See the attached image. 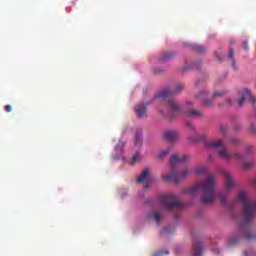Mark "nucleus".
<instances>
[{
    "mask_svg": "<svg viewBox=\"0 0 256 256\" xmlns=\"http://www.w3.org/2000/svg\"><path fill=\"white\" fill-rule=\"evenodd\" d=\"M253 184L256 186V178L253 179Z\"/></svg>",
    "mask_w": 256,
    "mask_h": 256,
    "instance_id": "obj_42",
    "label": "nucleus"
},
{
    "mask_svg": "<svg viewBox=\"0 0 256 256\" xmlns=\"http://www.w3.org/2000/svg\"><path fill=\"white\" fill-rule=\"evenodd\" d=\"M137 161H139V152H136V153L132 156V158H131V160H130V164H131V165H135V163H136Z\"/></svg>",
    "mask_w": 256,
    "mask_h": 256,
    "instance_id": "obj_24",
    "label": "nucleus"
},
{
    "mask_svg": "<svg viewBox=\"0 0 256 256\" xmlns=\"http://www.w3.org/2000/svg\"><path fill=\"white\" fill-rule=\"evenodd\" d=\"M123 147H125V142L119 140L118 144L116 145V151H123Z\"/></svg>",
    "mask_w": 256,
    "mask_h": 256,
    "instance_id": "obj_27",
    "label": "nucleus"
},
{
    "mask_svg": "<svg viewBox=\"0 0 256 256\" xmlns=\"http://www.w3.org/2000/svg\"><path fill=\"white\" fill-rule=\"evenodd\" d=\"M240 240L241 238H239V236H233L228 240L227 245L229 247H235V245H237V243H239Z\"/></svg>",
    "mask_w": 256,
    "mask_h": 256,
    "instance_id": "obj_18",
    "label": "nucleus"
},
{
    "mask_svg": "<svg viewBox=\"0 0 256 256\" xmlns=\"http://www.w3.org/2000/svg\"><path fill=\"white\" fill-rule=\"evenodd\" d=\"M149 187H151V184H150V183H146L145 188H146V189H149Z\"/></svg>",
    "mask_w": 256,
    "mask_h": 256,
    "instance_id": "obj_40",
    "label": "nucleus"
},
{
    "mask_svg": "<svg viewBox=\"0 0 256 256\" xmlns=\"http://www.w3.org/2000/svg\"><path fill=\"white\" fill-rule=\"evenodd\" d=\"M232 63H233V65H235V59H232Z\"/></svg>",
    "mask_w": 256,
    "mask_h": 256,
    "instance_id": "obj_45",
    "label": "nucleus"
},
{
    "mask_svg": "<svg viewBox=\"0 0 256 256\" xmlns=\"http://www.w3.org/2000/svg\"><path fill=\"white\" fill-rule=\"evenodd\" d=\"M226 102H227V103H231V99H227Z\"/></svg>",
    "mask_w": 256,
    "mask_h": 256,
    "instance_id": "obj_44",
    "label": "nucleus"
},
{
    "mask_svg": "<svg viewBox=\"0 0 256 256\" xmlns=\"http://www.w3.org/2000/svg\"><path fill=\"white\" fill-rule=\"evenodd\" d=\"M206 147L210 149H219V147H225L223 140H212L205 143Z\"/></svg>",
    "mask_w": 256,
    "mask_h": 256,
    "instance_id": "obj_11",
    "label": "nucleus"
},
{
    "mask_svg": "<svg viewBox=\"0 0 256 256\" xmlns=\"http://www.w3.org/2000/svg\"><path fill=\"white\" fill-rule=\"evenodd\" d=\"M4 109L6 113H11V111H13V106L8 104L4 107Z\"/></svg>",
    "mask_w": 256,
    "mask_h": 256,
    "instance_id": "obj_34",
    "label": "nucleus"
},
{
    "mask_svg": "<svg viewBox=\"0 0 256 256\" xmlns=\"http://www.w3.org/2000/svg\"><path fill=\"white\" fill-rule=\"evenodd\" d=\"M206 136L201 135V136H195L194 138H189L190 143H193L194 141H205Z\"/></svg>",
    "mask_w": 256,
    "mask_h": 256,
    "instance_id": "obj_22",
    "label": "nucleus"
},
{
    "mask_svg": "<svg viewBox=\"0 0 256 256\" xmlns=\"http://www.w3.org/2000/svg\"><path fill=\"white\" fill-rule=\"evenodd\" d=\"M228 129H229V126L227 124L220 125V127H219L220 135H226Z\"/></svg>",
    "mask_w": 256,
    "mask_h": 256,
    "instance_id": "obj_19",
    "label": "nucleus"
},
{
    "mask_svg": "<svg viewBox=\"0 0 256 256\" xmlns=\"http://www.w3.org/2000/svg\"><path fill=\"white\" fill-rule=\"evenodd\" d=\"M234 157L236 159H241V154H239V152H234Z\"/></svg>",
    "mask_w": 256,
    "mask_h": 256,
    "instance_id": "obj_37",
    "label": "nucleus"
},
{
    "mask_svg": "<svg viewBox=\"0 0 256 256\" xmlns=\"http://www.w3.org/2000/svg\"><path fill=\"white\" fill-rule=\"evenodd\" d=\"M243 169H251L253 167V162H244L242 163Z\"/></svg>",
    "mask_w": 256,
    "mask_h": 256,
    "instance_id": "obj_29",
    "label": "nucleus"
},
{
    "mask_svg": "<svg viewBox=\"0 0 256 256\" xmlns=\"http://www.w3.org/2000/svg\"><path fill=\"white\" fill-rule=\"evenodd\" d=\"M187 127H189L190 131H195V124L193 122H187Z\"/></svg>",
    "mask_w": 256,
    "mask_h": 256,
    "instance_id": "obj_32",
    "label": "nucleus"
},
{
    "mask_svg": "<svg viewBox=\"0 0 256 256\" xmlns=\"http://www.w3.org/2000/svg\"><path fill=\"white\" fill-rule=\"evenodd\" d=\"M171 153L170 149L162 150L161 152L158 153V159H164V157H167Z\"/></svg>",
    "mask_w": 256,
    "mask_h": 256,
    "instance_id": "obj_20",
    "label": "nucleus"
},
{
    "mask_svg": "<svg viewBox=\"0 0 256 256\" xmlns=\"http://www.w3.org/2000/svg\"><path fill=\"white\" fill-rule=\"evenodd\" d=\"M188 159H189L188 155H181V156L177 154L172 155L171 159L169 160V165H171L172 171L170 174H166L163 177L164 183H169V181H174V183L178 185V183L183 181V179H187V177H189V175L191 174V171H189L188 169H185L181 174H178L177 170L175 169V165H181L186 161H188Z\"/></svg>",
    "mask_w": 256,
    "mask_h": 256,
    "instance_id": "obj_2",
    "label": "nucleus"
},
{
    "mask_svg": "<svg viewBox=\"0 0 256 256\" xmlns=\"http://www.w3.org/2000/svg\"><path fill=\"white\" fill-rule=\"evenodd\" d=\"M149 175V169L145 168L141 175L137 178V183H144L147 181V179H149Z\"/></svg>",
    "mask_w": 256,
    "mask_h": 256,
    "instance_id": "obj_14",
    "label": "nucleus"
},
{
    "mask_svg": "<svg viewBox=\"0 0 256 256\" xmlns=\"http://www.w3.org/2000/svg\"><path fill=\"white\" fill-rule=\"evenodd\" d=\"M188 107H193V102H187Z\"/></svg>",
    "mask_w": 256,
    "mask_h": 256,
    "instance_id": "obj_39",
    "label": "nucleus"
},
{
    "mask_svg": "<svg viewBox=\"0 0 256 256\" xmlns=\"http://www.w3.org/2000/svg\"><path fill=\"white\" fill-rule=\"evenodd\" d=\"M203 173H205V168H204V167H199V168H197V169L195 170V174H196V175H201V174H203Z\"/></svg>",
    "mask_w": 256,
    "mask_h": 256,
    "instance_id": "obj_30",
    "label": "nucleus"
},
{
    "mask_svg": "<svg viewBox=\"0 0 256 256\" xmlns=\"http://www.w3.org/2000/svg\"><path fill=\"white\" fill-rule=\"evenodd\" d=\"M163 233H165V230H163V231L161 232V235H163Z\"/></svg>",
    "mask_w": 256,
    "mask_h": 256,
    "instance_id": "obj_46",
    "label": "nucleus"
},
{
    "mask_svg": "<svg viewBox=\"0 0 256 256\" xmlns=\"http://www.w3.org/2000/svg\"><path fill=\"white\" fill-rule=\"evenodd\" d=\"M183 84L178 83L175 87L171 90H163L158 94L160 99H164L166 105L169 107L172 113H176V115H181V104L173 98V95H179L181 91H183Z\"/></svg>",
    "mask_w": 256,
    "mask_h": 256,
    "instance_id": "obj_4",
    "label": "nucleus"
},
{
    "mask_svg": "<svg viewBox=\"0 0 256 256\" xmlns=\"http://www.w3.org/2000/svg\"><path fill=\"white\" fill-rule=\"evenodd\" d=\"M153 218L154 221H156V225H159L161 223V214H159L158 211L154 212Z\"/></svg>",
    "mask_w": 256,
    "mask_h": 256,
    "instance_id": "obj_23",
    "label": "nucleus"
},
{
    "mask_svg": "<svg viewBox=\"0 0 256 256\" xmlns=\"http://www.w3.org/2000/svg\"><path fill=\"white\" fill-rule=\"evenodd\" d=\"M225 93H227L226 91H217L214 92L213 97L214 99H217V97H222V95H225Z\"/></svg>",
    "mask_w": 256,
    "mask_h": 256,
    "instance_id": "obj_28",
    "label": "nucleus"
},
{
    "mask_svg": "<svg viewBox=\"0 0 256 256\" xmlns=\"http://www.w3.org/2000/svg\"><path fill=\"white\" fill-rule=\"evenodd\" d=\"M243 256H251V252H249V251H244V252H243Z\"/></svg>",
    "mask_w": 256,
    "mask_h": 256,
    "instance_id": "obj_38",
    "label": "nucleus"
},
{
    "mask_svg": "<svg viewBox=\"0 0 256 256\" xmlns=\"http://www.w3.org/2000/svg\"><path fill=\"white\" fill-rule=\"evenodd\" d=\"M237 201L242 204L243 209V224L242 227H247L253 221L256 215V201L247 198L244 191H240L237 196Z\"/></svg>",
    "mask_w": 256,
    "mask_h": 256,
    "instance_id": "obj_3",
    "label": "nucleus"
},
{
    "mask_svg": "<svg viewBox=\"0 0 256 256\" xmlns=\"http://www.w3.org/2000/svg\"><path fill=\"white\" fill-rule=\"evenodd\" d=\"M216 57L217 59H221V56H219L217 53H216Z\"/></svg>",
    "mask_w": 256,
    "mask_h": 256,
    "instance_id": "obj_43",
    "label": "nucleus"
},
{
    "mask_svg": "<svg viewBox=\"0 0 256 256\" xmlns=\"http://www.w3.org/2000/svg\"><path fill=\"white\" fill-rule=\"evenodd\" d=\"M175 57L174 52H166L162 56L159 57V61H171Z\"/></svg>",
    "mask_w": 256,
    "mask_h": 256,
    "instance_id": "obj_16",
    "label": "nucleus"
},
{
    "mask_svg": "<svg viewBox=\"0 0 256 256\" xmlns=\"http://www.w3.org/2000/svg\"><path fill=\"white\" fill-rule=\"evenodd\" d=\"M219 201L222 205H227V196L223 193L218 194Z\"/></svg>",
    "mask_w": 256,
    "mask_h": 256,
    "instance_id": "obj_21",
    "label": "nucleus"
},
{
    "mask_svg": "<svg viewBox=\"0 0 256 256\" xmlns=\"http://www.w3.org/2000/svg\"><path fill=\"white\" fill-rule=\"evenodd\" d=\"M249 131L252 132L253 135H256V128L255 124H251L249 127Z\"/></svg>",
    "mask_w": 256,
    "mask_h": 256,
    "instance_id": "obj_35",
    "label": "nucleus"
},
{
    "mask_svg": "<svg viewBox=\"0 0 256 256\" xmlns=\"http://www.w3.org/2000/svg\"><path fill=\"white\" fill-rule=\"evenodd\" d=\"M148 203H151V199L145 201V205H148Z\"/></svg>",
    "mask_w": 256,
    "mask_h": 256,
    "instance_id": "obj_41",
    "label": "nucleus"
},
{
    "mask_svg": "<svg viewBox=\"0 0 256 256\" xmlns=\"http://www.w3.org/2000/svg\"><path fill=\"white\" fill-rule=\"evenodd\" d=\"M135 145H142L143 143V130H137L135 133Z\"/></svg>",
    "mask_w": 256,
    "mask_h": 256,
    "instance_id": "obj_15",
    "label": "nucleus"
},
{
    "mask_svg": "<svg viewBox=\"0 0 256 256\" xmlns=\"http://www.w3.org/2000/svg\"><path fill=\"white\" fill-rule=\"evenodd\" d=\"M147 105L149 104H137L135 106L134 111L138 119H143V117H147Z\"/></svg>",
    "mask_w": 256,
    "mask_h": 256,
    "instance_id": "obj_8",
    "label": "nucleus"
},
{
    "mask_svg": "<svg viewBox=\"0 0 256 256\" xmlns=\"http://www.w3.org/2000/svg\"><path fill=\"white\" fill-rule=\"evenodd\" d=\"M240 95V99L238 100V105L239 107H243V103H245V101H249L250 103H252V105H255L256 99L255 97L251 96V91H249V89L244 88L239 92Z\"/></svg>",
    "mask_w": 256,
    "mask_h": 256,
    "instance_id": "obj_6",
    "label": "nucleus"
},
{
    "mask_svg": "<svg viewBox=\"0 0 256 256\" xmlns=\"http://www.w3.org/2000/svg\"><path fill=\"white\" fill-rule=\"evenodd\" d=\"M160 202L166 211L183 209V207H185V203L179 200V196L171 193L160 196Z\"/></svg>",
    "mask_w": 256,
    "mask_h": 256,
    "instance_id": "obj_5",
    "label": "nucleus"
},
{
    "mask_svg": "<svg viewBox=\"0 0 256 256\" xmlns=\"http://www.w3.org/2000/svg\"><path fill=\"white\" fill-rule=\"evenodd\" d=\"M195 50L197 53H205V47L203 46H195Z\"/></svg>",
    "mask_w": 256,
    "mask_h": 256,
    "instance_id": "obj_31",
    "label": "nucleus"
},
{
    "mask_svg": "<svg viewBox=\"0 0 256 256\" xmlns=\"http://www.w3.org/2000/svg\"><path fill=\"white\" fill-rule=\"evenodd\" d=\"M163 255H169V250H160L152 254V256H163Z\"/></svg>",
    "mask_w": 256,
    "mask_h": 256,
    "instance_id": "obj_25",
    "label": "nucleus"
},
{
    "mask_svg": "<svg viewBox=\"0 0 256 256\" xmlns=\"http://www.w3.org/2000/svg\"><path fill=\"white\" fill-rule=\"evenodd\" d=\"M222 174H223L224 178L227 180L226 186H225V191H226V193H229V190L231 189V187L235 186V182L231 180L232 176L229 172L223 171Z\"/></svg>",
    "mask_w": 256,
    "mask_h": 256,
    "instance_id": "obj_10",
    "label": "nucleus"
},
{
    "mask_svg": "<svg viewBox=\"0 0 256 256\" xmlns=\"http://www.w3.org/2000/svg\"><path fill=\"white\" fill-rule=\"evenodd\" d=\"M230 43H235V42H233V41H230Z\"/></svg>",
    "mask_w": 256,
    "mask_h": 256,
    "instance_id": "obj_48",
    "label": "nucleus"
},
{
    "mask_svg": "<svg viewBox=\"0 0 256 256\" xmlns=\"http://www.w3.org/2000/svg\"><path fill=\"white\" fill-rule=\"evenodd\" d=\"M161 115H163V111H160Z\"/></svg>",
    "mask_w": 256,
    "mask_h": 256,
    "instance_id": "obj_47",
    "label": "nucleus"
},
{
    "mask_svg": "<svg viewBox=\"0 0 256 256\" xmlns=\"http://www.w3.org/2000/svg\"><path fill=\"white\" fill-rule=\"evenodd\" d=\"M188 117H203V111L192 109L187 112Z\"/></svg>",
    "mask_w": 256,
    "mask_h": 256,
    "instance_id": "obj_17",
    "label": "nucleus"
},
{
    "mask_svg": "<svg viewBox=\"0 0 256 256\" xmlns=\"http://www.w3.org/2000/svg\"><path fill=\"white\" fill-rule=\"evenodd\" d=\"M208 95L209 92L203 90L196 95V99L202 101V105L204 107H213V101L211 99H207Z\"/></svg>",
    "mask_w": 256,
    "mask_h": 256,
    "instance_id": "obj_7",
    "label": "nucleus"
},
{
    "mask_svg": "<svg viewBox=\"0 0 256 256\" xmlns=\"http://www.w3.org/2000/svg\"><path fill=\"white\" fill-rule=\"evenodd\" d=\"M230 143H232V145H234V147H237V145H239V143H241V140H239V138L232 137V138H230Z\"/></svg>",
    "mask_w": 256,
    "mask_h": 256,
    "instance_id": "obj_26",
    "label": "nucleus"
},
{
    "mask_svg": "<svg viewBox=\"0 0 256 256\" xmlns=\"http://www.w3.org/2000/svg\"><path fill=\"white\" fill-rule=\"evenodd\" d=\"M192 255L193 256L203 255V246L201 245V242H194L193 243Z\"/></svg>",
    "mask_w": 256,
    "mask_h": 256,
    "instance_id": "obj_12",
    "label": "nucleus"
},
{
    "mask_svg": "<svg viewBox=\"0 0 256 256\" xmlns=\"http://www.w3.org/2000/svg\"><path fill=\"white\" fill-rule=\"evenodd\" d=\"M234 56H235V50L231 49L229 53L230 59H233Z\"/></svg>",
    "mask_w": 256,
    "mask_h": 256,
    "instance_id": "obj_36",
    "label": "nucleus"
},
{
    "mask_svg": "<svg viewBox=\"0 0 256 256\" xmlns=\"http://www.w3.org/2000/svg\"><path fill=\"white\" fill-rule=\"evenodd\" d=\"M218 155H219L220 159H224V161H227V163H230V161L232 159L231 154H229V152H227V150H225V149L219 150Z\"/></svg>",
    "mask_w": 256,
    "mask_h": 256,
    "instance_id": "obj_13",
    "label": "nucleus"
},
{
    "mask_svg": "<svg viewBox=\"0 0 256 256\" xmlns=\"http://www.w3.org/2000/svg\"><path fill=\"white\" fill-rule=\"evenodd\" d=\"M243 236H244L245 239H253V235H251V232H249V231H246L243 234Z\"/></svg>",
    "mask_w": 256,
    "mask_h": 256,
    "instance_id": "obj_33",
    "label": "nucleus"
},
{
    "mask_svg": "<svg viewBox=\"0 0 256 256\" xmlns=\"http://www.w3.org/2000/svg\"><path fill=\"white\" fill-rule=\"evenodd\" d=\"M163 137L169 143H173V141H177L179 139V133L177 131H166L163 134Z\"/></svg>",
    "mask_w": 256,
    "mask_h": 256,
    "instance_id": "obj_9",
    "label": "nucleus"
},
{
    "mask_svg": "<svg viewBox=\"0 0 256 256\" xmlns=\"http://www.w3.org/2000/svg\"><path fill=\"white\" fill-rule=\"evenodd\" d=\"M182 193L190 195L192 199L200 195V203H202V205L215 203V176L209 174L206 181H201L184 190Z\"/></svg>",
    "mask_w": 256,
    "mask_h": 256,
    "instance_id": "obj_1",
    "label": "nucleus"
}]
</instances>
